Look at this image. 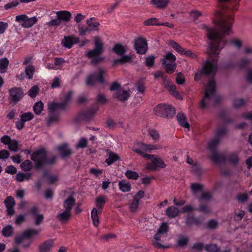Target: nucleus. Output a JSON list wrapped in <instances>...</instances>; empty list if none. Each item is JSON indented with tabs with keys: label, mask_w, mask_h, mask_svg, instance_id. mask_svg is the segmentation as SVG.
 I'll list each match as a JSON object with an SVG mask.
<instances>
[{
	"label": "nucleus",
	"mask_w": 252,
	"mask_h": 252,
	"mask_svg": "<svg viewBox=\"0 0 252 252\" xmlns=\"http://www.w3.org/2000/svg\"><path fill=\"white\" fill-rule=\"evenodd\" d=\"M233 16L230 15L228 17L217 21L216 24L217 28H210L205 24L201 25V28L206 31V35L210 40L209 58L206 61L201 69L195 73L194 79L198 81L201 75L215 74L218 70L217 62L218 55L220 50L224 47L226 41L224 37V35H228L231 33L232 26V20Z\"/></svg>",
	"instance_id": "nucleus-1"
},
{
	"label": "nucleus",
	"mask_w": 252,
	"mask_h": 252,
	"mask_svg": "<svg viewBox=\"0 0 252 252\" xmlns=\"http://www.w3.org/2000/svg\"><path fill=\"white\" fill-rule=\"evenodd\" d=\"M216 82L212 78L207 84L205 89V96L200 101V107L202 109L206 107L211 104L217 103L215 94Z\"/></svg>",
	"instance_id": "nucleus-2"
},
{
	"label": "nucleus",
	"mask_w": 252,
	"mask_h": 252,
	"mask_svg": "<svg viewBox=\"0 0 252 252\" xmlns=\"http://www.w3.org/2000/svg\"><path fill=\"white\" fill-rule=\"evenodd\" d=\"M31 158L35 162V167L39 168L44 164L54 163L56 160L57 157L53 156L50 159H48L46 150L41 148L33 152L31 155Z\"/></svg>",
	"instance_id": "nucleus-3"
},
{
	"label": "nucleus",
	"mask_w": 252,
	"mask_h": 252,
	"mask_svg": "<svg viewBox=\"0 0 252 252\" xmlns=\"http://www.w3.org/2000/svg\"><path fill=\"white\" fill-rule=\"evenodd\" d=\"M103 44L99 37H95L94 41V48L93 50L89 51L86 56L91 59V63L93 65H96L97 63L102 62L104 58L101 57L99 55L103 53Z\"/></svg>",
	"instance_id": "nucleus-4"
},
{
	"label": "nucleus",
	"mask_w": 252,
	"mask_h": 252,
	"mask_svg": "<svg viewBox=\"0 0 252 252\" xmlns=\"http://www.w3.org/2000/svg\"><path fill=\"white\" fill-rule=\"evenodd\" d=\"M154 111L157 116L161 117L171 118L175 114V109L173 107L164 104L157 105Z\"/></svg>",
	"instance_id": "nucleus-5"
},
{
	"label": "nucleus",
	"mask_w": 252,
	"mask_h": 252,
	"mask_svg": "<svg viewBox=\"0 0 252 252\" xmlns=\"http://www.w3.org/2000/svg\"><path fill=\"white\" fill-rule=\"evenodd\" d=\"M168 230V226L165 222H163L158 229L157 233L155 235L153 244L154 246L158 249L168 248L169 246H164L161 244L158 241L160 240L162 235L166 234Z\"/></svg>",
	"instance_id": "nucleus-6"
},
{
	"label": "nucleus",
	"mask_w": 252,
	"mask_h": 252,
	"mask_svg": "<svg viewBox=\"0 0 252 252\" xmlns=\"http://www.w3.org/2000/svg\"><path fill=\"white\" fill-rule=\"evenodd\" d=\"M15 21L20 23L23 27L28 28L37 22V18L35 16L29 18L26 15L22 14L16 16Z\"/></svg>",
	"instance_id": "nucleus-7"
},
{
	"label": "nucleus",
	"mask_w": 252,
	"mask_h": 252,
	"mask_svg": "<svg viewBox=\"0 0 252 252\" xmlns=\"http://www.w3.org/2000/svg\"><path fill=\"white\" fill-rule=\"evenodd\" d=\"M105 73V71L100 69L98 73L90 74L86 79V85L93 86L97 82L103 83L104 82L103 76Z\"/></svg>",
	"instance_id": "nucleus-8"
},
{
	"label": "nucleus",
	"mask_w": 252,
	"mask_h": 252,
	"mask_svg": "<svg viewBox=\"0 0 252 252\" xmlns=\"http://www.w3.org/2000/svg\"><path fill=\"white\" fill-rule=\"evenodd\" d=\"M149 144H145L142 142H136L133 146L132 151L145 158L153 157L150 154L144 153L145 152H149Z\"/></svg>",
	"instance_id": "nucleus-9"
},
{
	"label": "nucleus",
	"mask_w": 252,
	"mask_h": 252,
	"mask_svg": "<svg viewBox=\"0 0 252 252\" xmlns=\"http://www.w3.org/2000/svg\"><path fill=\"white\" fill-rule=\"evenodd\" d=\"M134 48L137 53L144 54L147 50V43L145 39L139 37L135 39Z\"/></svg>",
	"instance_id": "nucleus-10"
},
{
	"label": "nucleus",
	"mask_w": 252,
	"mask_h": 252,
	"mask_svg": "<svg viewBox=\"0 0 252 252\" xmlns=\"http://www.w3.org/2000/svg\"><path fill=\"white\" fill-rule=\"evenodd\" d=\"M33 115L32 112H27L20 116V119L16 123V127L18 130H21L25 126L26 122L31 121L33 118Z\"/></svg>",
	"instance_id": "nucleus-11"
},
{
	"label": "nucleus",
	"mask_w": 252,
	"mask_h": 252,
	"mask_svg": "<svg viewBox=\"0 0 252 252\" xmlns=\"http://www.w3.org/2000/svg\"><path fill=\"white\" fill-rule=\"evenodd\" d=\"M9 93L11 98V101L15 103L19 101L23 96V92L19 88H11L9 90Z\"/></svg>",
	"instance_id": "nucleus-12"
},
{
	"label": "nucleus",
	"mask_w": 252,
	"mask_h": 252,
	"mask_svg": "<svg viewBox=\"0 0 252 252\" xmlns=\"http://www.w3.org/2000/svg\"><path fill=\"white\" fill-rule=\"evenodd\" d=\"M164 85L165 87L170 92L172 95H173L176 98L179 99H182V96L180 93L176 91V86L172 83H171L169 80H165L164 81Z\"/></svg>",
	"instance_id": "nucleus-13"
},
{
	"label": "nucleus",
	"mask_w": 252,
	"mask_h": 252,
	"mask_svg": "<svg viewBox=\"0 0 252 252\" xmlns=\"http://www.w3.org/2000/svg\"><path fill=\"white\" fill-rule=\"evenodd\" d=\"M4 205L6 208L7 214L11 216L15 213L14 206L15 205V201L12 196H7L4 201Z\"/></svg>",
	"instance_id": "nucleus-14"
},
{
	"label": "nucleus",
	"mask_w": 252,
	"mask_h": 252,
	"mask_svg": "<svg viewBox=\"0 0 252 252\" xmlns=\"http://www.w3.org/2000/svg\"><path fill=\"white\" fill-rule=\"evenodd\" d=\"M78 41V38L74 36H64L62 41V45L66 48L70 49Z\"/></svg>",
	"instance_id": "nucleus-15"
},
{
	"label": "nucleus",
	"mask_w": 252,
	"mask_h": 252,
	"mask_svg": "<svg viewBox=\"0 0 252 252\" xmlns=\"http://www.w3.org/2000/svg\"><path fill=\"white\" fill-rule=\"evenodd\" d=\"M56 150L59 152L63 158L69 156L72 153V150L69 148L68 145L66 143L58 146L57 147Z\"/></svg>",
	"instance_id": "nucleus-16"
},
{
	"label": "nucleus",
	"mask_w": 252,
	"mask_h": 252,
	"mask_svg": "<svg viewBox=\"0 0 252 252\" xmlns=\"http://www.w3.org/2000/svg\"><path fill=\"white\" fill-rule=\"evenodd\" d=\"M68 103L65 100L61 103L52 102L48 105V109L51 111L55 110L58 111L59 109L64 110L67 108Z\"/></svg>",
	"instance_id": "nucleus-17"
},
{
	"label": "nucleus",
	"mask_w": 252,
	"mask_h": 252,
	"mask_svg": "<svg viewBox=\"0 0 252 252\" xmlns=\"http://www.w3.org/2000/svg\"><path fill=\"white\" fill-rule=\"evenodd\" d=\"M54 245V240L49 239L42 243L39 247V252H50Z\"/></svg>",
	"instance_id": "nucleus-18"
},
{
	"label": "nucleus",
	"mask_w": 252,
	"mask_h": 252,
	"mask_svg": "<svg viewBox=\"0 0 252 252\" xmlns=\"http://www.w3.org/2000/svg\"><path fill=\"white\" fill-rule=\"evenodd\" d=\"M57 17H58L61 21L68 22L71 18V14L70 12L62 10L56 12Z\"/></svg>",
	"instance_id": "nucleus-19"
},
{
	"label": "nucleus",
	"mask_w": 252,
	"mask_h": 252,
	"mask_svg": "<svg viewBox=\"0 0 252 252\" xmlns=\"http://www.w3.org/2000/svg\"><path fill=\"white\" fill-rule=\"evenodd\" d=\"M210 158L215 163H221L225 160V157L223 154L218 153L214 151L212 152Z\"/></svg>",
	"instance_id": "nucleus-20"
},
{
	"label": "nucleus",
	"mask_w": 252,
	"mask_h": 252,
	"mask_svg": "<svg viewBox=\"0 0 252 252\" xmlns=\"http://www.w3.org/2000/svg\"><path fill=\"white\" fill-rule=\"evenodd\" d=\"M49 116L47 121L48 125H51L58 121L59 119V114L57 110L51 111L49 109Z\"/></svg>",
	"instance_id": "nucleus-21"
},
{
	"label": "nucleus",
	"mask_w": 252,
	"mask_h": 252,
	"mask_svg": "<svg viewBox=\"0 0 252 252\" xmlns=\"http://www.w3.org/2000/svg\"><path fill=\"white\" fill-rule=\"evenodd\" d=\"M128 92L122 89L118 90L116 93V97L121 101L126 100L129 97Z\"/></svg>",
	"instance_id": "nucleus-22"
},
{
	"label": "nucleus",
	"mask_w": 252,
	"mask_h": 252,
	"mask_svg": "<svg viewBox=\"0 0 252 252\" xmlns=\"http://www.w3.org/2000/svg\"><path fill=\"white\" fill-rule=\"evenodd\" d=\"M87 24L88 25V28L92 31H97L98 27L100 25V23L96 21L94 18H90L87 20Z\"/></svg>",
	"instance_id": "nucleus-23"
},
{
	"label": "nucleus",
	"mask_w": 252,
	"mask_h": 252,
	"mask_svg": "<svg viewBox=\"0 0 252 252\" xmlns=\"http://www.w3.org/2000/svg\"><path fill=\"white\" fill-rule=\"evenodd\" d=\"M75 200L72 197H69L65 199L63 203V208L65 211H68L71 213L72 207L75 204Z\"/></svg>",
	"instance_id": "nucleus-24"
},
{
	"label": "nucleus",
	"mask_w": 252,
	"mask_h": 252,
	"mask_svg": "<svg viewBox=\"0 0 252 252\" xmlns=\"http://www.w3.org/2000/svg\"><path fill=\"white\" fill-rule=\"evenodd\" d=\"M151 156L153 157H148L147 158L150 159L152 162L155 163L157 168H163L166 167V164L161 158H157L154 155H151Z\"/></svg>",
	"instance_id": "nucleus-25"
},
{
	"label": "nucleus",
	"mask_w": 252,
	"mask_h": 252,
	"mask_svg": "<svg viewBox=\"0 0 252 252\" xmlns=\"http://www.w3.org/2000/svg\"><path fill=\"white\" fill-rule=\"evenodd\" d=\"M107 156L108 158L106 159L105 162L108 165H111L119 159V157L117 154L108 150L107 151Z\"/></svg>",
	"instance_id": "nucleus-26"
},
{
	"label": "nucleus",
	"mask_w": 252,
	"mask_h": 252,
	"mask_svg": "<svg viewBox=\"0 0 252 252\" xmlns=\"http://www.w3.org/2000/svg\"><path fill=\"white\" fill-rule=\"evenodd\" d=\"M169 2V0H151L152 4L158 9H164Z\"/></svg>",
	"instance_id": "nucleus-27"
},
{
	"label": "nucleus",
	"mask_w": 252,
	"mask_h": 252,
	"mask_svg": "<svg viewBox=\"0 0 252 252\" xmlns=\"http://www.w3.org/2000/svg\"><path fill=\"white\" fill-rule=\"evenodd\" d=\"M161 62L163 67L167 73H171L174 71L176 68L175 63H167L165 60H161Z\"/></svg>",
	"instance_id": "nucleus-28"
},
{
	"label": "nucleus",
	"mask_w": 252,
	"mask_h": 252,
	"mask_svg": "<svg viewBox=\"0 0 252 252\" xmlns=\"http://www.w3.org/2000/svg\"><path fill=\"white\" fill-rule=\"evenodd\" d=\"M180 125L185 128H189V125L187 122L186 116L183 113H178L176 116Z\"/></svg>",
	"instance_id": "nucleus-29"
},
{
	"label": "nucleus",
	"mask_w": 252,
	"mask_h": 252,
	"mask_svg": "<svg viewBox=\"0 0 252 252\" xmlns=\"http://www.w3.org/2000/svg\"><path fill=\"white\" fill-rule=\"evenodd\" d=\"M71 217V213L68 211H64L59 213L57 216V218L62 222H67Z\"/></svg>",
	"instance_id": "nucleus-30"
},
{
	"label": "nucleus",
	"mask_w": 252,
	"mask_h": 252,
	"mask_svg": "<svg viewBox=\"0 0 252 252\" xmlns=\"http://www.w3.org/2000/svg\"><path fill=\"white\" fill-rule=\"evenodd\" d=\"M100 211H97L95 208H94L91 212V218L93 221V224L95 227H97L99 224V218L98 215L101 213Z\"/></svg>",
	"instance_id": "nucleus-31"
},
{
	"label": "nucleus",
	"mask_w": 252,
	"mask_h": 252,
	"mask_svg": "<svg viewBox=\"0 0 252 252\" xmlns=\"http://www.w3.org/2000/svg\"><path fill=\"white\" fill-rule=\"evenodd\" d=\"M179 212L177 208L170 206L166 209V215L170 218H174L179 215Z\"/></svg>",
	"instance_id": "nucleus-32"
},
{
	"label": "nucleus",
	"mask_w": 252,
	"mask_h": 252,
	"mask_svg": "<svg viewBox=\"0 0 252 252\" xmlns=\"http://www.w3.org/2000/svg\"><path fill=\"white\" fill-rule=\"evenodd\" d=\"M252 63V58L250 57H245L242 58L238 62V66L240 68H245Z\"/></svg>",
	"instance_id": "nucleus-33"
},
{
	"label": "nucleus",
	"mask_w": 252,
	"mask_h": 252,
	"mask_svg": "<svg viewBox=\"0 0 252 252\" xmlns=\"http://www.w3.org/2000/svg\"><path fill=\"white\" fill-rule=\"evenodd\" d=\"M119 189L123 192H128L131 190L129 183L126 180H122L119 182Z\"/></svg>",
	"instance_id": "nucleus-34"
},
{
	"label": "nucleus",
	"mask_w": 252,
	"mask_h": 252,
	"mask_svg": "<svg viewBox=\"0 0 252 252\" xmlns=\"http://www.w3.org/2000/svg\"><path fill=\"white\" fill-rule=\"evenodd\" d=\"M131 57L128 55H124L121 57V58L114 60L113 61V64L114 65L118 63L123 64L128 63L131 62Z\"/></svg>",
	"instance_id": "nucleus-35"
},
{
	"label": "nucleus",
	"mask_w": 252,
	"mask_h": 252,
	"mask_svg": "<svg viewBox=\"0 0 252 252\" xmlns=\"http://www.w3.org/2000/svg\"><path fill=\"white\" fill-rule=\"evenodd\" d=\"M40 230L36 229H27L23 232V237L29 239L33 236L38 234Z\"/></svg>",
	"instance_id": "nucleus-36"
},
{
	"label": "nucleus",
	"mask_w": 252,
	"mask_h": 252,
	"mask_svg": "<svg viewBox=\"0 0 252 252\" xmlns=\"http://www.w3.org/2000/svg\"><path fill=\"white\" fill-rule=\"evenodd\" d=\"M143 24L146 26H160V23L158 18L152 17L145 20L143 22Z\"/></svg>",
	"instance_id": "nucleus-37"
},
{
	"label": "nucleus",
	"mask_w": 252,
	"mask_h": 252,
	"mask_svg": "<svg viewBox=\"0 0 252 252\" xmlns=\"http://www.w3.org/2000/svg\"><path fill=\"white\" fill-rule=\"evenodd\" d=\"M106 197L103 195H100L97 197L96 199V207L97 211H100L102 212V208L105 203Z\"/></svg>",
	"instance_id": "nucleus-38"
},
{
	"label": "nucleus",
	"mask_w": 252,
	"mask_h": 252,
	"mask_svg": "<svg viewBox=\"0 0 252 252\" xmlns=\"http://www.w3.org/2000/svg\"><path fill=\"white\" fill-rule=\"evenodd\" d=\"M13 231V228L11 225H7L2 228L1 232L3 236L8 237L12 235Z\"/></svg>",
	"instance_id": "nucleus-39"
},
{
	"label": "nucleus",
	"mask_w": 252,
	"mask_h": 252,
	"mask_svg": "<svg viewBox=\"0 0 252 252\" xmlns=\"http://www.w3.org/2000/svg\"><path fill=\"white\" fill-rule=\"evenodd\" d=\"M9 64V61L6 58L0 59V71L1 73H4L6 71Z\"/></svg>",
	"instance_id": "nucleus-40"
},
{
	"label": "nucleus",
	"mask_w": 252,
	"mask_h": 252,
	"mask_svg": "<svg viewBox=\"0 0 252 252\" xmlns=\"http://www.w3.org/2000/svg\"><path fill=\"white\" fill-rule=\"evenodd\" d=\"M113 51L119 55H123L126 52L124 47L120 44H116L113 48Z\"/></svg>",
	"instance_id": "nucleus-41"
},
{
	"label": "nucleus",
	"mask_w": 252,
	"mask_h": 252,
	"mask_svg": "<svg viewBox=\"0 0 252 252\" xmlns=\"http://www.w3.org/2000/svg\"><path fill=\"white\" fill-rule=\"evenodd\" d=\"M20 166L23 170L29 171L32 168L33 165L30 160H26L21 163Z\"/></svg>",
	"instance_id": "nucleus-42"
},
{
	"label": "nucleus",
	"mask_w": 252,
	"mask_h": 252,
	"mask_svg": "<svg viewBox=\"0 0 252 252\" xmlns=\"http://www.w3.org/2000/svg\"><path fill=\"white\" fill-rule=\"evenodd\" d=\"M220 139L216 136L214 139L209 142L208 144V148L212 152L215 151L216 148L220 143Z\"/></svg>",
	"instance_id": "nucleus-43"
},
{
	"label": "nucleus",
	"mask_w": 252,
	"mask_h": 252,
	"mask_svg": "<svg viewBox=\"0 0 252 252\" xmlns=\"http://www.w3.org/2000/svg\"><path fill=\"white\" fill-rule=\"evenodd\" d=\"M228 160L231 163L234 165H236L239 161L238 154L236 153L230 154L228 156Z\"/></svg>",
	"instance_id": "nucleus-44"
},
{
	"label": "nucleus",
	"mask_w": 252,
	"mask_h": 252,
	"mask_svg": "<svg viewBox=\"0 0 252 252\" xmlns=\"http://www.w3.org/2000/svg\"><path fill=\"white\" fill-rule=\"evenodd\" d=\"M35 68L33 65H28L25 68V73L28 76L29 79H31L33 77Z\"/></svg>",
	"instance_id": "nucleus-45"
},
{
	"label": "nucleus",
	"mask_w": 252,
	"mask_h": 252,
	"mask_svg": "<svg viewBox=\"0 0 252 252\" xmlns=\"http://www.w3.org/2000/svg\"><path fill=\"white\" fill-rule=\"evenodd\" d=\"M186 223L188 225H191L193 224L199 225L200 222L197 218L193 216H189L187 218Z\"/></svg>",
	"instance_id": "nucleus-46"
},
{
	"label": "nucleus",
	"mask_w": 252,
	"mask_h": 252,
	"mask_svg": "<svg viewBox=\"0 0 252 252\" xmlns=\"http://www.w3.org/2000/svg\"><path fill=\"white\" fill-rule=\"evenodd\" d=\"M43 104L41 101L35 103L33 106V111L37 115L40 114L43 110Z\"/></svg>",
	"instance_id": "nucleus-47"
},
{
	"label": "nucleus",
	"mask_w": 252,
	"mask_h": 252,
	"mask_svg": "<svg viewBox=\"0 0 252 252\" xmlns=\"http://www.w3.org/2000/svg\"><path fill=\"white\" fill-rule=\"evenodd\" d=\"M125 175L129 179L137 180L139 178L138 174L131 170H127L125 173Z\"/></svg>",
	"instance_id": "nucleus-48"
},
{
	"label": "nucleus",
	"mask_w": 252,
	"mask_h": 252,
	"mask_svg": "<svg viewBox=\"0 0 252 252\" xmlns=\"http://www.w3.org/2000/svg\"><path fill=\"white\" fill-rule=\"evenodd\" d=\"M8 148L10 151L17 152L18 150V143L17 140L12 139L11 142H10L8 145Z\"/></svg>",
	"instance_id": "nucleus-49"
},
{
	"label": "nucleus",
	"mask_w": 252,
	"mask_h": 252,
	"mask_svg": "<svg viewBox=\"0 0 252 252\" xmlns=\"http://www.w3.org/2000/svg\"><path fill=\"white\" fill-rule=\"evenodd\" d=\"M189 239L185 236H180L177 241V244L179 246L183 247L187 244Z\"/></svg>",
	"instance_id": "nucleus-50"
},
{
	"label": "nucleus",
	"mask_w": 252,
	"mask_h": 252,
	"mask_svg": "<svg viewBox=\"0 0 252 252\" xmlns=\"http://www.w3.org/2000/svg\"><path fill=\"white\" fill-rule=\"evenodd\" d=\"M246 103L244 99L242 98H237L233 100V105L235 108H239L243 106Z\"/></svg>",
	"instance_id": "nucleus-51"
},
{
	"label": "nucleus",
	"mask_w": 252,
	"mask_h": 252,
	"mask_svg": "<svg viewBox=\"0 0 252 252\" xmlns=\"http://www.w3.org/2000/svg\"><path fill=\"white\" fill-rule=\"evenodd\" d=\"M201 15V13L196 10H192L190 12V17L194 22H195L198 17Z\"/></svg>",
	"instance_id": "nucleus-52"
},
{
	"label": "nucleus",
	"mask_w": 252,
	"mask_h": 252,
	"mask_svg": "<svg viewBox=\"0 0 252 252\" xmlns=\"http://www.w3.org/2000/svg\"><path fill=\"white\" fill-rule=\"evenodd\" d=\"M87 140L86 138L82 137L80 138L76 145V147L77 148H86L87 146Z\"/></svg>",
	"instance_id": "nucleus-53"
},
{
	"label": "nucleus",
	"mask_w": 252,
	"mask_h": 252,
	"mask_svg": "<svg viewBox=\"0 0 252 252\" xmlns=\"http://www.w3.org/2000/svg\"><path fill=\"white\" fill-rule=\"evenodd\" d=\"M39 91V89L37 86H34L32 87V88L28 92L29 95L31 97H34L36 96L38 94Z\"/></svg>",
	"instance_id": "nucleus-54"
},
{
	"label": "nucleus",
	"mask_w": 252,
	"mask_h": 252,
	"mask_svg": "<svg viewBox=\"0 0 252 252\" xmlns=\"http://www.w3.org/2000/svg\"><path fill=\"white\" fill-rule=\"evenodd\" d=\"M149 134L152 139L155 141L158 140L159 138V134L158 131L151 129L149 131Z\"/></svg>",
	"instance_id": "nucleus-55"
},
{
	"label": "nucleus",
	"mask_w": 252,
	"mask_h": 252,
	"mask_svg": "<svg viewBox=\"0 0 252 252\" xmlns=\"http://www.w3.org/2000/svg\"><path fill=\"white\" fill-rule=\"evenodd\" d=\"M205 250L208 252H217L219 250V248L216 244H210L206 246Z\"/></svg>",
	"instance_id": "nucleus-56"
},
{
	"label": "nucleus",
	"mask_w": 252,
	"mask_h": 252,
	"mask_svg": "<svg viewBox=\"0 0 252 252\" xmlns=\"http://www.w3.org/2000/svg\"><path fill=\"white\" fill-rule=\"evenodd\" d=\"M192 192L194 193L198 191H201L202 189V186L197 183H192L190 185Z\"/></svg>",
	"instance_id": "nucleus-57"
},
{
	"label": "nucleus",
	"mask_w": 252,
	"mask_h": 252,
	"mask_svg": "<svg viewBox=\"0 0 252 252\" xmlns=\"http://www.w3.org/2000/svg\"><path fill=\"white\" fill-rule=\"evenodd\" d=\"M34 223L36 225H39L43 220L44 216L42 214H38L33 216Z\"/></svg>",
	"instance_id": "nucleus-58"
},
{
	"label": "nucleus",
	"mask_w": 252,
	"mask_h": 252,
	"mask_svg": "<svg viewBox=\"0 0 252 252\" xmlns=\"http://www.w3.org/2000/svg\"><path fill=\"white\" fill-rule=\"evenodd\" d=\"M196 210L205 214H209L211 212L210 208L207 205L202 204H200Z\"/></svg>",
	"instance_id": "nucleus-59"
},
{
	"label": "nucleus",
	"mask_w": 252,
	"mask_h": 252,
	"mask_svg": "<svg viewBox=\"0 0 252 252\" xmlns=\"http://www.w3.org/2000/svg\"><path fill=\"white\" fill-rule=\"evenodd\" d=\"M46 24L48 26H59L61 24V21L58 17H57V18L52 19L50 21L47 22Z\"/></svg>",
	"instance_id": "nucleus-60"
},
{
	"label": "nucleus",
	"mask_w": 252,
	"mask_h": 252,
	"mask_svg": "<svg viewBox=\"0 0 252 252\" xmlns=\"http://www.w3.org/2000/svg\"><path fill=\"white\" fill-rule=\"evenodd\" d=\"M230 44L234 46L238 49H240L242 45L241 41L237 39H232L230 40Z\"/></svg>",
	"instance_id": "nucleus-61"
},
{
	"label": "nucleus",
	"mask_w": 252,
	"mask_h": 252,
	"mask_svg": "<svg viewBox=\"0 0 252 252\" xmlns=\"http://www.w3.org/2000/svg\"><path fill=\"white\" fill-rule=\"evenodd\" d=\"M155 58L153 56H149L146 58L145 64L146 66L152 67L155 63Z\"/></svg>",
	"instance_id": "nucleus-62"
},
{
	"label": "nucleus",
	"mask_w": 252,
	"mask_h": 252,
	"mask_svg": "<svg viewBox=\"0 0 252 252\" xmlns=\"http://www.w3.org/2000/svg\"><path fill=\"white\" fill-rule=\"evenodd\" d=\"M185 81V78L184 75L181 72L178 73L176 79V83L179 85H182L184 83Z\"/></svg>",
	"instance_id": "nucleus-63"
},
{
	"label": "nucleus",
	"mask_w": 252,
	"mask_h": 252,
	"mask_svg": "<svg viewBox=\"0 0 252 252\" xmlns=\"http://www.w3.org/2000/svg\"><path fill=\"white\" fill-rule=\"evenodd\" d=\"M138 205L139 202L133 199L129 206L130 211L132 212H135L138 207Z\"/></svg>",
	"instance_id": "nucleus-64"
}]
</instances>
